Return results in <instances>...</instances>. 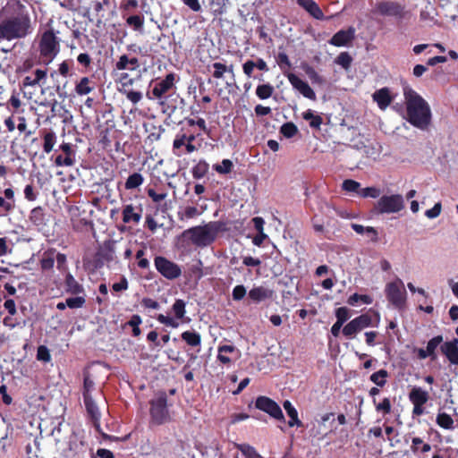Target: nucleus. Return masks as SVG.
I'll return each mask as SVG.
<instances>
[{
    "label": "nucleus",
    "mask_w": 458,
    "mask_h": 458,
    "mask_svg": "<svg viewBox=\"0 0 458 458\" xmlns=\"http://www.w3.org/2000/svg\"><path fill=\"white\" fill-rule=\"evenodd\" d=\"M4 308L8 310L10 315H14L16 313L15 302L12 299L5 301Z\"/></svg>",
    "instance_id": "63"
},
{
    "label": "nucleus",
    "mask_w": 458,
    "mask_h": 458,
    "mask_svg": "<svg viewBox=\"0 0 458 458\" xmlns=\"http://www.w3.org/2000/svg\"><path fill=\"white\" fill-rule=\"evenodd\" d=\"M243 72L244 73L248 76V77H250L251 76V73H252V71L253 69L255 68V64H254V62L251 61V60H249L247 61L244 64H243Z\"/></svg>",
    "instance_id": "62"
},
{
    "label": "nucleus",
    "mask_w": 458,
    "mask_h": 458,
    "mask_svg": "<svg viewBox=\"0 0 458 458\" xmlns=\"http://www.w3.org/2000/svg\"><path fill=\"white\" fill-rule=\"evenodd\" d=\"M283 407L285 410L287 415L290 417V420L288 421V425L290 427H293V426L301 427V426H302L301 421L298 418V412H297L296 409L292 405L290 401L285 400L283 403Z\"/></svg>",
    "instance_id": "22"
},
{
    "label": "nucleus",
    "mask_w": 458,
    "mask_h": 458,
    "mask_svg": "<svg viewBox=\"0 0 458 458\" xmlns=\"http://www.w3.org/2000/svg\"><path fill=\"white\" fill-rule=\"evenodd\" d=\"M126 22L132 26L135 30H140L143 27V19L139 15L128 17Z\"/></svg>",
    "instance_id": "42"
},
{
    "label": "nucleus",
    "mask_w": 458,
    "mask_h": 458,
    "mask_svg": "<svg viewBox=\"0 0 458 458\" xmlns=\"http://www.w3.org/2000/svg\"><path fill=\"white\" fill-rule=\"evenodd\" d=\"M55 164L57 165H66V166H71L73 165V160L69 157L67 156L66 157L63 158L62 156H58L56 157L55 158Z\"/></svg>",
    "instance_id": "57"
},
{
    "label": "nucleus",
    "mask_w": 458,
    "mask_h": 458,
    "mask_svg": "<svg viewBox=\"0 0 458 458\" xmlns=\"http://www.w3.org/2000/svg\"><path fill=\"white\" fill-rule=\"evenodd\" d=\"M85 303L84 297L77 296V297H71L66 299V304L67 307L71 309H77L83 306Z\"/></svg>",
    "instance_id": "43"
},
{
    "label": "nucleus",
    "mask_w": 458,
    "mask_h": 458,
    "mask_svg": "<svg viewBox=\"0 0 458 458\" xmlns=\"http://www.w3.org/2000/svg\"><path fill=\"white\" fill-rule=\"evenodd\" d=\"M174 76L173 73H169L165 76V78L157 82L152 93L156 98H161L165 93H166L174 85Z\"/></svg>",
    "instance_id": "16"
},
{
    "label": "nucleus",
    "mask_w": 458,
    "mask_h": 458,
    "mask_svg": "<svg viewBox=\"0 0 458 458\" xmlns=\"http://www.w3.org/2000/svg\"><path fill=\"white\" fill-rule=\"evenodd\" d=\"M277 63L282 69H284V65L287 68L292 66L291 62L285 53H279L277 55Z\"/></svg>",
    "instance_id": "52"
},
{
    "label": "nucleus",
    "mask_w": 458,
    "mask_h": 458,
    "mask_svg": "<svg viewBox=\"0 0 458 458\" xmlns=\"http://www.w3.org/2000/svg\"><path fill=\"white\" fill-rule=\"evenodd\" d=\"M141 303L148 309L157 310L159 308V303L150 298H144Z\"/></svg>",
    "instance_id": "56"
},
{
    "label": "nucleus",
    "mask_w": 458,
    "mask_h": 458,
    "mask_svg": "<svg viewBox=\"0 0 458 458\" xmlns=\"http://www.w3.org/2000/svg\"><path fill=\"white\" fill-rule=\"evenodd\" d=\"M403 208V198L400 194L383 196L376 205L378 213H396Z\"/></svg>",
    "instance_id": "7"
},
{
    "label": "nucleus",
    "mask_w": 458,
    "mask_h": 458,
    "mask_svg": "<svg viewBox=\"0 0 458 458\" xmlns=\"http://www.w3.org/2000/svg\"><path fill=\"white\" fill-rule=\"evenodd\" d=\"M458 339L452 342H446L440 347L442 352L447 357L452 364L458 365Z\"/></svg>",
    "instance_id": "14"
},
{
    "label": "nucleus",
    "mask_w": 458,
    "mask_h": 458,
    "mask_svg": "<svg viewBox=\"0 0 458 458\" xmlns=\"http://www.w3.org/2000/svg\"><path fill=\"white\" fill-rule=\"evenodd\" d=\"M441 210H442L441 202H437L435 204V206L431 209H428L425 212V216L429 219H433V218L437 217L440 215Z\"/></svg>",
    "instance_id": "48"
},
{
    "label": "nucleus",
    "mask_w": 458,
    "mask_h": 458,
    "mask_svg": "<svg viewBox=\"0 0 458 458\" xmlns=\"http://www.w3.org/2000/svg\"><path fill=\"white\" fill-rule=\"evenodd\" d=\"M84 386L83 395L85 394H89V391L94 386L93 380L88 375L84 377V386Z\"/></svg>",
    "instance_id": "61"
},
{
    "label": "nucleus",
    "mask_w": 458,
    "mask_h": 458,
    "mask_svg": "<svg viewBox=\"0 0 458 458\" xmlns=\"http://www.w3.org/2000/svg\"><path fill=\"white\" fill-rule=\"evenodd\" d=\"M137 208L132 205H126L123 210V221L124 223H139L141 219V209L136 211Z\"/></svg>",
    "instance_id": "20"
},
{
    "label": "nucleus",
    "mask_w": 458,
    "mask_h": 458,
    "mask_svg": "<svg viewBox=\"0 0 458 458\" xmlns=\"http://www.w3.org/2000/svg\"><path fill=\"white\" fill-rule=\"evenodd\" d=\"M37 358L39 360L49 361L51 360L49 350L46 346L40 345L38 348Z\"/></svg>",
    "instance_id": "47"
},
{
    "label": "nucleus",
    "mask_w": 458,
    "mask_h": 458,
    "mask_svg": "<svg viewBox=\"0 0 458 458\" xmlns=\"http://www.w3.org/2000/svg\"><path fill=\"white\" fill-rule=\"evenodd\" d=\"M287 78L293 87L297 89L303 97L311 100H316V94L307 82L301 80L297 75L293 73H289Z\"/></svg>",
    "instance_id": "12"
},
{
    "label": "nucleus",
    "mask_w": 458,
    "mask_h": 458,
    "mask_svg": "<svg viewBox=\"0 0 458 458\" xmlns=\"http://www.w3.org/2000/svg\"><path fill=\"white\" fill-rule=\"evenodd\" d=\"M280 132L285 137V138H292L298 132L297 126L292 123L288 122L284 123L280 128Z\"/></svg>",
    "instance_id": "32"
},
{
    "label": "nucleus",
    "mask_w": 458,
    "mask_h": 458,
    "mask_svg": "<svg viewBox=\"0 0 458 458\" xmlns=\"http://www.w3.org/2000/svg\"><path fill=\"white\" fill-rule=\"evenodd\" d=\"M236 446L246 458H262L256 452V450L249 445L242 444V445H237Z\"/></svg>",
    "instance_id": "35"
},
{
    "label": "nucleus",
    "mask_w": 458,
    "mask_h": 458,
    "mask_svg": "<svg viewBox=\"0 0 458 458\" xmlns=\"http://www.w3.org/2000/svg\"><path fill=\"white\" fill-rule=\"evenodd\" d=\"M89 79L83 77L80 82L76 85L75 90L78 95H87L93 90V88L89 86Z\"/></svg>",
    "instance_id": "29"
},
{
    "label": "nucleus",
    "mask_w": 458,
    "mask_h": 458,
    "mask_svg": "<svg viewBox=\"0 0 458 458\" xmlns=\"http://www.w3.org/2000/svg\"><path fill=\"white\" fill-rule=\"evenodd\" d=\"M143 182V177L139 173L131 174L125 182V189L131 190L139 187Z\"/></svg>",
    "instance_id": "28"
},
{
    "label": "nucleus",
    "mask_w": 458,
    "mask_h": 458,
    "mask_svg": "<svg viewBox=\"0 0 458 458\" xmlns=\"http://www.w3.org/2000/svg\"><path fill=\"white\" fill-rule=\"evenodd\" d=\"M273 290L264 286H258L252 288L249 292V297L255 302H260L273 296Z\"/></svg>",
    "instance_id": "18"
},
{
    "label": "nucleus",
    "mask_w": 458,
    "mask_h": 458,
    "mask_svg": "<svg viewBox=\"0 0 458 458\" xmlns=\"http://www.w3.org/2000/svg\"><path fill=\"white\" fill-rule=\"evenodd\" d=\"M373 99L377 103L380 109H386L392 102L390 90L387 88H382L375 91Z\"/></svg>",
    "instance_id": "19"
},
{
    "label": "nucleus",
    "mask_w": 458,
    "mask_h": 458,
    "mask_svg": "<svg viewBox=\"0 0 458 458\" xmlns=\"http://www.w3.org/2000/svg\"><path fill=\"white\" fill-rule=\"evenodd\" d=\"M77 61L86 67L89 66V64H91V58L86 53L80 54L77 57Z\"/></svg>",
    "instance_id": "58"
},
{
    "label": "nucleus",
    "mask_w": 458,
    "mask_h": 458,
    "mask_svg": "<svg viewBox=\"0 0 458 458\" xmlns=\"http://www.w3.org/2000/svg\"><path fill=\"white\" fill-rule=\"evenodd\" d=\"M352 61L351 55L346 52L341 53L336 58V64L345 69L350 67Z\"/></svg>",
    "instance_id": "44"
},
{
    "label": "nucleus",
    "mask_w": 458,
    "mask_h": 458,
    "mask_svg": "<svg viewBox=\"0 0 458 458\" xmlns=\"http://www.w3.org/2000/svg\"><path fill=\"white\" fill-rule=\"evenodd\" d=\"M409 398L412 403L424 405L428 402L429 396L427 391L420 387H414L410 392Z\"/></svg>",
    "instance_id": "23"
},
{
    "label": "nucleus",
    "mask_w": 458,
    "mask_h": 458,
    "mask_svg": "<svg viewBox=\"0 0 458 458\" xmlns=\"http://www.w3.org/2000/svg\"><path fill=\"white\" fill-rule=\"evenodd\" d=\"M407 121L420 130H427L431 122V111L428 103L412 89L403 88Z\"/></svg>",
    "instance_id": "2"
},
{
    "label": "nucleus",
    "mask_w": 458,
    "mask_h": 458,
    "mask_svg": "<svg viewBox=\"0 0 458 458\" xmlns=\"http://www.w3.org/2000/svg\"><path fill=\"white\" fill-rule=\"evenodd\" d=\"M335 317L337 318V322L341 323L342 325H344V323L345 321H347V319L349 318V310L346 308V307H341V308H338L336 310H335Z\"/></svg>",
    "instance_id": "45"
},
{
    "label": "nucleus",
    "mask_w": 458,
    "mask_h": 458,
    "mask_svg": "<svg viewBox=\"0 0 458 458\" xmlns=\"http://www.w3.org/2000/svg\"><path fill=\"white\" fill-rule=\"evenodd\" d=\"M251 221L254 225L255 229L258 231V233H264L265 221L262 217L256 216V217L252 218Z\"/></svg>",
    "instance_id": "55"
},
{
    "label": "nucleus",
    "mask_w": 458,
    "mask_h": 458,
    "mask_svg": "<svg viewBox=\"0 0 458 458\" xmlns=\"http://www.w3.org/2000/svg\"><path fill=\"white\" fill-rule=\"evenodd\" d=\"M255 406L257 409L267 412L276 420L284 421V417L280 406L272 399L267 396H259L256 399Z\"/></svg>",
    "instance_id": "9"
},
{
    "label": "nucleus",
    "mask_w": 458,
    "mask_h": 458,
    "mask_svg": "<svg viewBox=\"0 0 458 458\" xmlns=\"http://www.w3.org/2000/svg\"><path fill=\"white\" fill-rule=\"evenodd\" d=\"M155 267L157 270L168 280L176 279L182 275L181 267L176 263L168 260L165 257H156Z\"/></svg>",
    "instance_id": "8"
},
{
    "label": "nucleus",
    "mask_w": 458,
    "mask_h": 458,
    "mask_svg": "<svg viewBox=\"0 0 458 458\" xmlns=\"http://www.w3.org/2000/svg\"><path fill=\"white\" fill-rule=\"evenodd\" d=\"M182 338L190 346H199L201 342L200 335L196 332L186 331L182 334Z\"/></svg>",
    "instance_id": "26"
},
{
    "label": "nucleus",
    "mask_w": 458,
    "mask_h": 458,
    "mask_svg": "<svg viewBox=\"0 0 458 458\" xmlns=\"http://www.w3.org/2000/svg\"><path fill=\"white\" fill-rule=\"evenodd\" d=\"M442 342L443 337L441 335L435 336L428 342L426 350L430 354L432 359L436 358L435 351Z\"/></svg>",
    "instance_id": "36"
},
{
    "label": "nucleus",
    "mask_w": 458,
    "mask_h": 458,
    "mask_svg": "<svg viewBox=\"0 0 458 458\" xmlns=\"http://www.w3.org/2000/svg\"><path fill=\"white\" fill-rule=\"evenodd\" d=\"M233 167V164L230 159H224L221 164H216L214 165V169L221 174H226L231 173Z\"/></svg>",
    "instance_id": "34"
},
{
    "label": "nucleus",
    "mask_w": 458,
    "mask_h": 458,
    "mask_svg": "<svg viewBox=\"0 0 458 458\" xmlns=\"http://www.w3.org/2000/svg\"><path fill=\"white\" fill-rule=\"evenodd\" d=\"M355 36V29L352 27H350L346 30H340L337 33H335L332 38L330 39V43L336 47H342L346 46L348 43H350Z\"/></svg>",
    "instance_id": "13"
},
{
    "label": "nucleus",
    "mask_w": 458,
    "mask_h": 458,
    "mask_svg": "<svg viewBox=\"0 0 458 458\" xmlns=\"http://www.w3.org/2000/svg\"><path fill=\"white\" fill-rule=\"evenodd\" d=\"M83 399H84L86 410H87L89 415L90 416V418L93 420L96 428L99 431L100 413L98 411V408L96 405V403H94V401L89 394H85Z\"/></svg>",
    "instance_id": "15"
},
{
    "label": "nucleus",
    "mask_w": 458,
    "mask_h": 458,
    "mask_svg": "<svg viewBox=\"0 0 458 458\" xmlns=\"http://www.w3.org/2000/svg\"><path fill=\"white\" fill-rule=\"evenodd\" d=\"M386 294L387 300L396 308L401 309L405 304L406 291L401 279L388 283L386 285Z\"/></svg>",
    "instance_id": "6"
},
{
    "label": "nucleus",
    "mask_w": 458,
    "mask_h": 458,
    "mask_svg": "<svg viewBox=\"0 0 458 458\" xmlns=\"http://www.w3.org/2000/svg\"><path fill=\"white\" fill-rule=\"evenodd\" d=\"M208 171V164L205 161H199L192 169L193 177L200 179L206 175Z\"/></svg>",
    "instance_id": "31"
},
{
    "label": "nucleus",
    "mask_w": 458,
    "mask_h": 458,
    "mask_svg": "<svg viewBox=\"0 0 458 458\" xmlns=\"http://www.w3.org/2000/svg\"><path fill=\"white\" fill-rule=\"evenodd\" d=\"M377 10L382 15L403 18L404 7L396 2H380L377 5Z\"/></svg>",
    "instance_id": "11"
},
{
    "label": "nucleus",
    "mask_w": 458,
    "mask_h": 458,
    "mask_svg": "<svg viewBox=\"0 0 458 458\" xmlns=\"http://www.w3.org/2000/svg\"><path fill=\"white\" fill-rule=\"evenodd\" d=\"M388 373L386 369H380L377 372L373 373L370 376V380L378 386H384L386 383V378L387 377Z\"/></svg>",
    "instance_id": "30"
},
{
    "label": "nucleus",
    "mask_w": 458,
    "mask_h": 458,
    "mask_svg": "<svg viewBox=\"0 0 458 458\" xmlns=\"http://www.w3.org/2000/svg\"><path fill=\"white\" fill-rule=\"evenodd\" d=\"M274 88L270 84H262L256 89L257 96L261 99H267L273 94Z\"/></svg>",
    "instance_id": "33"
},
{
    "label": "nucleus",
    "mask_w": 458,
    "mask_h": 458,
    "mask_svg": "<svg viewBox=\"0 0 458 458\" xmlns=\"http://www.w3.org/2000/svg\"><path fill=\"white\" fill-rule=\"evenodd\" d=\"M372 322V318L368 314H362L356 318L350 321L343 329V334L347 337H352L353 335L369 327Z\"/></svg>",
    "instance_id": "10"
},
{
    "label": "nucleus",
    "mask_w": 458,
    "mask_h": 458,
    "mask_svg": "<svg viewBox=\"0 0 458 458\" xmlns=\"http://www.w3.org/2000/svg\"><path fill=\"white\" fill-rule=\"evenodd\" d=\"M343 189L358 194V191L360 190V184L354 180L347 179L343 182Z\"/></svg>",
    "instance_id": "40"
},
{
    "label": "nucleus",
    "mask_w": 458,
    "mask_h": 458,
    "mask_svg": "<svg viewBox=\"0 0 458 458\" xmlns=\"http://www.w3.org/2000/svg\"><path fill=\"white\" fill-rule=\"evenodd\" d=\"M115 67L117 70H130V63L129 58L126 55H123L120 56L119 61L116 63Z\"/></svg>",
    "instance_id": "50"
},
{
    "label": "nucleus",
    "mask_w": 458,
    "mask_h": 458,
    "mask_svg": "<svg viewBox=\"0 0 458 458\" xmlns=\"http://www.w3.org/2000/svg\"><path fill=\"white\" fill-rule=\"evenodd\" d=\"M437 423L443 428L450 429L453 428L454 420L447 413L439 412L437 416Z\"/></svg>",
    "instance_id": "27"
},
{
    "label": "nucleus",
    "mask_w": 458,
    "mask_h": 458,
    "mask_svg": "<svg viewBox=\"0 0 458 458\" xmlns=\"http://www.w3.org/2000/svg\"><path fill=\"white\" fill-rule=\"evenodd\" d=\"M246 288L240 284V285H236L233 290V299L234 301H241L244 298V296L246 295Z\"/></svg>",
    "instance_id": "46"
},
{
    "label": "nucleus",
    "mask_w": 458,
    "mask_h": 458,
    "mask_svg": "<svg viewBox=\"0 0 458 458\" xmlns=\"http://www.w3.org/2000/svg\"><path fill=\"white\" fill-rule=\"evenodd\" d=\"M24 195L25 198L30 201L35 200L37 198L36 194L34 193V188L32 185H27L25 187Z\"/></svg>",
    "instance_id": "59"
},
{
    "label": "nucleus",
    "mask_w": 458,
    "mask_h": 458,
    "mask_svg": "<svg viewBox=\"0 0 458 458\" xmlns=\"http://www.w3.org/2000/svg\"><path fill=\"white\" fill-rule=\"evenodd\" d=\"M127 98L133 104L139 103L142 98V94L139 91L130 90L126 92Z\"/></svg>",
    "instance_id": "51"
},
{
    "label": "nucleus",
    "mask_w": 458,
    "mask_h": 458,
    "mask_svg": "<svg viewBox=\"0 0 458 458\" xmlns=\"http://www.w3.org/2000/svg\"><path fill=\"white\" fill-rule=\"evenodd\" d=\"M150 415L152 420L157 424H163L169 420V412L167 409V397L165 393L151 401Z\"/></svg>",
    "instance_id": "5"
},
{
    "label": "nucleus",
    "mask_w": 458,
    "mask_h": 458,
    "mask_svg": "<svg viewBox=\"0 0 458 458\" xmlns=\"http://www.w3.org/2000/svg\"><path fill=\"white\" fill-rule=\"evenodd\" d=\"M302 69L305 72L306 75L309 77V79L311 81L312 83H322L323 80L321 77L318 74V72L314 70L313 67L304 64L302 65Z\"/></svg>",
    "instance_id": "37"
},
{
    "label": "nucleus",
    "mask_w": 458,
    "mask_h": 458,
    "mask_svg": "<svg viewBox=\"0 0 458 458\" xmlns=\"http://www.w3.org/2000/svg\"><path fill=\"white\" fill-rule=\"evenodd\" d=\"M101 257L107 262L116 259V247L114 242H105L101 250Z\"/></svg>",
    "instance_id": "24"
},
{
    "label": "nucleus",
    "mask_w": 458,
    "mask_h": 458,
    "mask_svg": "<svg viewBox=\"0 0 458 458\" xmlns=\"http://www.w3.org/2000/svg\"><path fill=\"white\" fill-rule=\"evenodd\" d=\"M358 195L363 198L371 197V198H377L380 195V190L376 187H367L364 189H360L358 191Z\"/></svg>",
    "instance_id": "39"
},
{
    "label": "nucleus",
    "mask_w": 458,
    "mask_h": 458,
    "mask_svg": "<svg viewBox=\"0 0 458 458\" xmlns=\"http://www.w3.org/2000/svg\"><path fill=\"white\" fill-rule=\"evenodd\" d=\"M173 311L178 319H181L185 315V302L184 301L178 299L173 305Z\"/></svg>",
    "instance_id": "38"
},
{
    "label": "nucleus",
    "mask_w": 458,
    "mask_h": 458,
    "mask_svg": "<svg viewBox=\"0 0 458 458\" xmlns=\"http://www.w3.org/2000/svg\"><path fill=\"white\" fill-rule=\"evenodd\" d=\"M11 6L13 9V15L0 22V41L23 38L30 33V18L25 5L15 0Z\"/></svg>",
    "instance_id": "1"
},
{
    "label": "nucleus",
    "mask_w": 458,
    "mask_h": 458,
    "mask_svg": "<svg viewBox=\"0 0 458 458\" xmlns=\"http://www.w3.org/2000/svg\"><path fill=\"white\" fill-rule=\"evenodd\" d=\"M39 51L43 62L49 64L59 52V42L52 31H46L39 42Z\"/></svg>",
    "instance_id": "4"
},
{
    "label": "nucleus",
    "mask_w": 458,
    "mask_h": 458,
    "mask_svg": "<svg viewBox=\"0 0 458 458\" xmlns=\"http://www.w3.org/2000/svg\"><path fill=\"white\" fill-rule=\"evenodd\" d=\"M218 226L216 223H208L202 226H195L185 230L182 235L189 237L199 247H206L211 244L217 234Z\"/></svg>",
    "instance_id": "3"
},
{
    "label": "nucleus",
    "mask_w": 458,
    "mask_h": 458,
    "mask_svg": "<svg viewBox=\"0 0 458 458\" xmlns=\"http://www.w3.org/2000/svg\"><path fill=\"white\" fill-rule=\"evenodd\" d=\"M298 4L307 10L314 18L323 19L324 14L319 6L313 0H297Z\"/></svg>",
    "instance_id": "21"
},
{
    "label": "nucleus",
    "mask_w": 458,
    "mask_h": 458,
    "mask_svg": "<svg viewBox=\"0 0 458 458\" xmlns=\"http://www.w3.org/2000/svg\"><path fill=\"white\" fill-rule=\"evenodd\" d=\"M357 150H359L363 156L369 158H372L376 160L377 157H379L381 150L380 147L377 146L374 143H360L354 146Z\"/></svg>",
    "instance_id": "17"
},
{
    "label": "nucleus",
    "mask_w": 458,
    "mask_h": 458,
    "mask_svg": "<svg viewBox=\"0 0 458 458\" xmlns=\"http://www.w3.org/2000/svg\"><path fill=\"white\" fill-rule=\"evenodd\" d=\"M213 67L215 69L213 76L216 79L222 78L224 73L227 71V66L221 63H214Z\"/></svg>",
    "instance_id": "49"
},
{
    "label": "nucleus",
    "mask_w": 458,
    "mask_h": 458,
    "mask_svg": "<svg viewBox=\"0 0 458 458\" xmlns=\"http://www.w3.org/2000/svg\"><path fill=\"white\" fill-rule=\"evenodd\" d=\"M127 288H128V282L125 277H123L119 283H115L113 284V289L115 292L126 290Z\"/></svg>",
    "instance_id": "60"
},
{
    "label": "nucleus",
    "mask_w": 458,
    "mask_h": 458,
    "mask_svg": "<svg viewBox=\"0 0 458 458\" xmlns=\"http://www.w3.org/2000/svg\"><path fill=\"white\" fill-rule=\"evenodd\" d=\"M97 455L99 458H114L113 453L106 449H98L97 452Z\"/></svg>",
    "instance_id": "64"
},
{
    "label": "nucleus",
    "mask_w": 458,
    "mask_h": 458,
    "mask_svg": "<svg viewBox=\"0 0 458 458\" xmlns=\"http://www.w3.org/2000/svg\"><path fill=\"white\" fill-rule=\"evenodd\" d=\"M377 411H382L385 413H389L391 411V403L388 398H385L380 403H378L376 407Z\"/></svg>",
    "instance_id": "53"
},
{
    "label": "nucleus",
    "mask_w": 458,
    "mask_h": 458,
    "mask_svg": "<svg viewBox=\"0 0 458 458\" xmlns=\"http://www.w3.org/2000/svg\"><path fill=\"white\" fill-rule=\"evenodd\" d=\"M148 195L154 202H160L166 197L165 193H157L153 189L148 190Z\"/></svg>",
    "instance_id": "54"
},
{
    "label": "nucleus",
    "mask_w": 458,
    "mask_h": 458,
    "mask_svg": "<svg viewBox=\"0 0 458 458\" xmlns=\"http://www.w3.org/2000/svg\"><path fill=\"white\" fill-rule=\"evenodd\" d=\"M67 291L72 294H78L83 292V287L75 280V278L68 274L65 278Z\"/></svg>",
    "instance_id": "25"
},
{
    "label": "nucleus",
    "mask_w": 458,
    "mask_h": 458,
    "mask_svg": "<svg viewBox=\"0 0 458 458\" xmlns=\"http://www.w3.org/2000/svg\"><path fill=\"white\" fill-rule=\"evenodd\" d=\"M55 136L54 132H47L44 137V151L49 153L55 145Z\"/></svg>",
    "instance_id": "41"
}]
</instances>
